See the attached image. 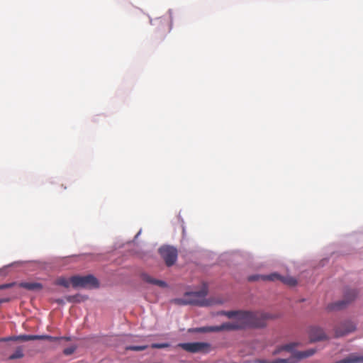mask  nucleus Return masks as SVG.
Segmentation results:
<instances>
[{
    "label": "nucleus",
    "instance_id": "f257e3e1",
    "mask_svg": "<svg viewBox=\"0 0 363 363\" xmlns=\"http://www.w3.org/2000/svg\"><path fill=\"white\" fill-rule=\"evenodd\" d=\"M232 319L219 326L201 327L194 329L199 333L219 332L222 330H235L245 328H262L266 326L269 315L267 313L256 311H231L220 313Z\"/></svg>",
    "mask_w": 363,
    "mask_h": 363
},
{
    "label": "nucleus",
    "instance_id": "f03ea898",
    "mask_svg": "<svg viewBox=\"0 0 363 363\" xmlns=\"http://www.w3.org/2000/svg\"><path fill=\"white\" fill-rule=\"evenodd\" d=\"M297 344L295 342H291L289 344L284 345L277 347L274 352L273 354L276 355L279 354L282 351H287L292 352V354L290 357L286 359H277L273 361H268L266 359H257L255 361L256 363H297L301 359L310 357L314 354V350H310L305 352H294V348L296 347Z\"/></svg>",
    "mask_w": 363,
    "mask_h": 363
},
{
    "label": "nucleus",
    "instance_id": "7ed1b4c3",
    "mask_svg": "<svg viewBox=\"0 0 363 363\" xmlns=\"http://www.w3.org/2000/svg\"><path fill=\"white\" fill-rule=\"evenodd\" d=\"M208 294V288L203 286L202 289L198 291H189L186 292V298L189 301V305H194L199 306H208L212 304V301L206 298Z\"/></svg>",
    "mask_w": 363,
    "mask_h": 363
},
{
    "label": "nucleus",
    "instance_id": "20e7f679",
    "mask_svg": "<svg viewBox=\"0 0 363 363\" xmlns=\"http://www.w3.org/2000/svg\"><path fill=\"white\" fill-rule=\"evenodd\" d=\"M70 281L74 288H98L99 283L97 279L91 274L86 276H72Z\"/></svg>",
    "mask_w": 363,
    "mask_h": 363
},
{
    "label": "nucleus",
    "instance_id": "39448f33",
    "mask_svg": "<svg viewBox=\"0 0 363 363\" xmlns=\"http://www.w3.org/2000/svg\"><path fill=\"white\" fill-rule=\"evenodd\" d=\"M357 295L358 292L356 289H347L344 293L343 300L328 304L327 310L329 311L341 310L353 301L357 297Z\"/></svg>",
    "mask_w": 363,
    "mask_h": 363
},
{
    "label": "nucleus",
    "instance_id": "423d86ee",
    "mask_svg": "<svg viewBox=\"0 0 363 363\" xmlns=\"http://www.w3.org/2000/svg\"><path fill=\"white\" fill-rule=\"evenodd\" d=\"M177 347L189 353H207L211 349L209 343L201 342L179 343Z\"/></svg>",
    "mask_w": 363,
    "mask_h": 363
},
{
    "label": "nucleus",
    "instance_id": "0eeeda50",
    "mask_svg": "<svg viewBox=\"0 0 363 363\" xmlns=\"http://www.w3.org/2000/svg\"><path fill=\"white\" fill-rule=\"evenodd\" d=\"M160 254L167 266L170 267L174 264L177 259V250L171 246H163L159 250Z\"/></svg>",
    "mask_w": 363,
    "mask_h": 363
},
{
    "label": "nucleus",
    "instance_id": "6e6552de",
    "mask_svg": "<svg viewBox=\"0 0 363 363\" xmlns=\"http://www.w3.org/2000/svg\"><path fill=\"white\" fill-rule=\"evenodd\" d=\"M356 330V324L350 320H345L339 323L335 327V335L336 337L347 335Z\"/></svg>",
    "mask_w": 363,
    "mask_h": 363
},
{
    "label": "nucleus",
    "instance_id": "1a4fd4ad",
    "mask_svg": "<svg viewBox=\"0 0 363 363\" xmlns=\"http://www.w3.org/2000/svg\"><path fill=\"white\" fill-rule=\"evenodd\" d=\"M266 278L269 281H280L281 282L290 286H294L297 284V281L295 278L291 277H283L277 273H272L266 277Z\"/></svg>",
    "mask_w": 363,
    "mask_h": 363
},
{
    "label": "nucleus",
    "instance_id": "9d476101",
    "mask_svg": "<svg viewBox=\"0 0 363 363\" xmlns=\"http://www.w3.org/2000/svg\"><path fill=\"white\" fill-rule=\"evenodd\" d=\"M309 336L312 342L320 341L327 338L323 329L317 326L310 328Z\"/></svg>",
    "mask_w": 363,
    "mask_h": 363
},
{
    "label": "nucleus",
    "instance_id": "9b49d317",
    "mask_svg": "<svg viewBox=\"0 0 363 363\" xmlns=\"http://www.w3.org/2000/svg\"><path fill=\"white\" fill-rule=\"evenodd\" d=\"M30 341V340H38V335H21L18 336H12L9 337H4L0 339V341Z\"/></svg>",
    "mask_w": 363,
    "mask_h": 363
},
{
    "label": "nucleus",
    "instance_id": "f8f14e48",
    "mask_svg": "<svg viewBox=\"0 0 363 363\" xmlns=\"http://www.w3.org/2000/svg\"><path fill=\"white\" fill-rule=\"evenodd\" d=\"M142 278L145 281L152 284L159 286L160 287H162V288L167 287V284H166L165 281L154 279L147 274H143Z\"/></svg>",
    "mask_w": 363,
    "mask_h": 363
},
{
    "label": "nucleus",
    "instance_id": "ddd939ff",
    "mask_svg": "<svg viewBox=\"0 0 363 363\" xmlns=\"http://www.w3.org/2000/svg\"><path fill=\"white\" fill-rule=\"evenodd\" d=\"M335 363H363V357L352 354L347 357L337 361Z\"/></svg>",
    "mask_w": 363,
    "mask_h": 363
},
{
    "label": "nucleus",
    "instance_id": "4468645a",
    "mask_svg": "<svg viewBox=\"0 0 363 363\" xmlns=\"http://www.w3.org/2000/svg\"><path fill=\"white\" fill-rule=\"evenodd\" d=\"M19 286L30 291L40 290L43 288L41 284L35 282H21Z\"/></svg>",
    "mask_w": 363,
    "mask_h": 363
},
{
    "label": "nucleus",
    "instance_id": "2eb2a0df",
    "mask_svg": "<svg viewBox=\"0 0 363 363\" xmlns=\"http://www.w3.org/2000/svg\"><path fill=\"white\" fill-rule=\"evenodd\" d=\"M23 346H19L16 349L15 352L9 357V359L13 360L23 358Z\"/></svg>",
    "mask_w": 363,
    "mask_h": 363
},
{
    "label": "nucleus",
    "instance_id": "dca6fc26",
    "mask_svg": "<svg viewBox=\"0 0 363 363\" xmlns=\"http://www.w3.org/2000/svg\"><path fill=\"white\" fill-rule=\"evenodd\" d=\"M171 302L177 305H189L188 303H192L191 301H189V300H187L186 292L184 294L182 298L172 299Z\"/></svg>",
    "mask_w": 363,
    "mask_h": 363
},
{
    "label": "nucleus",
    "instance_id": "f3484780",
    "mask_svg": "<svg viewBox=\"0 0 363 363\" xmlns=\"http://www.w3.org/2000/svg\"><path fill=\"white\" fill-rule=\"evenodd\" d=\"M55 284L57 285L62 286L64 287L68 288L71 284L70 279H67L65 277H59L56 281Z\"/></svg>",
    "mask_w": 363,
    "mask_h": 363
},
{
    "label": "nucleus",
    "instance_id": "a211bd4d",
    "mask_svg": "<svg viewBox=\"0 0 363 363\" xmlns=\"http://www.w3.org/2000/svg\"><path fill=\"white\" fill-rule=\"evenodd\" d=\"M38 340H48L50 342H57L60 340V337H53L48 335H38Z\"/></svg>",
    "mask_w": 363,
    "mask_h": 363
},
{
    "label": "nucleus",
    "instance_id": "6ab92c4d",
    "mask_svg": "<svg viewBox=\"0 0 363 363\" xmlns=\"http://www.w3.org/2000/svg\"><path fill=\"white\" fill-rule=\"evenodd\" d=\"M147 345H140V346H127L125 347L126 350H132V351H143L147 348Z\"/></svg>",
    "mask_w": 363,
    "mask_h": 363
},
{
    "label": "nucleus",
    "instance_id": "aec40b11",
    "mask_svg": "<svg viewBox=\"0 0 363 363\" xmlns=\"http://www.w3.org/2000/svg\"><path fill=\"white\" fill-rule=\"evenodd\" d=\"M77 348V345H72L69 347L64 349L63 354L66 356L71 355L76 351Z\"/></svg>",
    "mask_w": 363,
    "mask_h": 363
},
{
    "label": "nucleus",
    "instance_id": "412c9836",
    "mask_svg": "<svg viewBox=\"0 0 363 363\" xmlns=\"http://www.w3.org/2000/svg\"><path fill=\"white\" fill-rule=\"evenodd\" d=\"M268 275H267V277ZM259 279H262V280H268L267 278H266V276H261V275H252V276H250L248 277V280L250 281H257Z\"/></svg>",
    "mask_w": 363,
    "mask_h": 363
},
{
    "label": "nucleus",
    "instance_id": "4be33fe9",
    "mask_svg": "<svg viewBox=\"0 0 363 363\" xmlns=\"http://www.w3.org/2000/svg\"><path fill=\"white\" fill-rule=\"evenodd\" d=\"M169 346V343H153L152 344L151 347L154 349H162L168 347Z\"/></svg>",
    "mask_w": 363,
    "mask_h": 363
},
{
    "label": "nucleus",
    "instance_id": "5701e85b",
    "mask_svg": "<svg viewBox=\"0 0 363 363\" xmlns=\"http://www.w3.org/2000/svg\"><path fill=\"white\" fill-rule=\"evenodd\" d=\"M66 300L68 302H78V301H79V296L78 295L68 296L66 297Z\"/></svg>",
    "mask_w": 363,
    "mask_h": 363
},
{
    "label": "nucleus",
    "instance_id": "b1692460",
    "mask_svg": "<svg viewBox=\"0 0 363 363\" xmlns=\"http://www.w3.org/2000/svg\"><path fill=\"white\" fill-rule=\"evenodd\" d=\"M13 285H14V283L2 284V285H0V289H8V288L11 287Z\"/></svg>",
    "mask_w": 363,
    "mask_h": 363
},
{
    "label": "nucleus",
    "instance_id": "393cba45",
    "mask_svg": "<svg viewBox=\"0 0 363 363\" xmlns=\"http://www.w3.org/2000/svg\"><path fill=\"white\" fill-rule=\"evenodd\" d=\"M65 340L66 341H70L72 340L71 337H60V340Z\"/></svg>",
    "mask_w": 363,
    "mask_h": 363
},
{
    "label": "nucleus",
    "instance_id": "a878e982",
    "mask_svg": "<svg viewBox=\"0 0 363 363\" xmlns=\"http://www.w3.org/2000/svg\"><path fill=\"white\" fill-rule=\"evenodd\" d=\"M9 298H2V299H0V303H4V302H7L9 301Z\"/></svg>",
    "mask_w": 363,
    "mask_h": 363
},
{
    "label": "nucleus",
    "instance_id": "bb28decb",
    "mask_svg": "<svg viewBox=\"0 0 363 363\" xmlns=\"http://www.w3.org/2000/svg\"><path fill=\"white\" fill-rule=\"evenodd\" d=\"M57 303L62 304V303H63V301L62 299H57Z\"/></svg>",
    "mask_w": 363,
    "mask_h": 363
}]
</instances>
